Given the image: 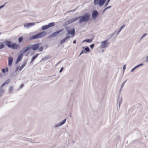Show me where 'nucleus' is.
Instances as JSON below:
<instances>
[{
    "mask_svg": "<svg viewBox=\"0 0 148 148\" xmlns=\"http://www.w3.org/2000/svg\"><path fill=\"white\" fill-rule=\"evenodd\" d=\"M5 43L9 48L14 49V43H12L11 41L7 40L5 41Z\"/></svg>",
    "mask_w": 148,
    "mask_h": 148,
    "instance_id": "nucleus-5",
    "label": "nucleus"
},
{
    "mask_svg": "<svg viewBox=\"0 0 148 148\" xmlns=\"http://www.w3.org/2000/svg\"><path fill=\"white\" fill-rule=\"evenodd\" d=\"M76 21V19L75 18V17L72 18L71 19L65 22L64 23L63 25H62L63 26H65L75 21Z\"/></svg>",
    "mask_w": 148,
    "mask_h": 148,
    "instance_id": "nucleus-7",
    "label": "nucleus"
},
{
    "mask_svg": "<svg viewBox=\"0 0 148 148\" xmlns=\"http://www.w3.org/2000/svg\"><path fill=\"white\" fill-rule=\"evenodd\" d=\"M107 10V9H106V8H105L103 11L102 13L103 14L106 10Z\"/></svg>",
    "mask_w": 148,
    "mask_h": 148,
    "instance_id": "nucleus-47",
    "label": "nucleus"
},
{
    "mask_svg": "<svg viewBox=\"0 0 148 148\" xmlns=\"http://www.w3.org/2000/svg\"><path fill=\"white\" fill-rule=\"evenodd\" d=\"M23 56V53H21L18 55L15 62L16 64L18 63L21 60Z\"/></svg>",
    "mask_w": 148,
    "mask_h": 148,
    "instance_id": "nucleus-11",
    "label": "nucleus"
},
{
    "mask_svg": "<svg viewBox=\"0 0 148 148\" xmlns=\"http://www.w3.org/2000/svg\"><path fill=\"white\" fill-rule=\"evenodd\" d=\"M60 62H61V61H59V62H58V63L57 64L58 65V64H59L60 63Z\"/></svg>",
    "mask_w": 148,
    "mask_h": 148,
    "instance_id": "nucleus-61",
    "label": "nucleus"
},
{
    "mask_svg": "<svg viewBox=\"0 0 148 148\" xmlns=\"http://www.w3.org/2000/svg\"><path fill=\"white\" fill-rule=\"evenodd\" d=\"M5 6V5H3L0 6V9L3 8Z\"/></svg>",
    "mask_w": 148,
    "mask_h": 148,
    "instance_id": "nucleus-46",
    "label": "nucleus"
},
{
    "mask_svg": "<svg viewBox=\"0 0 148 148\" xmlns=\"http://www.w3.org/2000/svg\"><path fill=\"white\" fill-rule=\"evenodd\" d=\"M3 93L1 92L0 93V97H1L2 96V94Z\"/></svg>",
    "mask_w": 148,
    "mask_h": 148,
    "instance_id": "nucleus-56",
    "label": "nucleus"
},
{
    "mask_svg": "<svg viewBox=\"0 0 148 148\" xmlns=\"http://www.w3.org/2000/svg\"><path fill=\"white\" fill-rule=\"evenodd\" d=\"M92 41L93 39H88L84 40L82 42H86L88 43H90Z\"/></svg>",
    "mask_w": 148,
    "mask_h": 148,
    "instance_id": "nucleus-21",
    "label": "nucleus"
},
{
    "mask_svg": "<svg viewBox=\"0 0 148 148\" xmlns=\"http://www.w3.org/2000/svg\"><path fill=\"white\" fill-rule=\"evenodd\" d=\"M106 0H94V3L95 5L99 4V6H102L105 3Z\"/></svg>",
    "mask_w": 148,
    "mask_h": 148,
    "instance_id": "nucleus-4",
    "label": "nucleus"
},
{
    "mask_svg": "<svg viewBox=\"0 0 148 148\" xmlns=\"http://www.w3.org/2000/svg\"><path fill=\"white\" fill-rule=\"evenodd\" d=\"M146 60L147 62H148V56L147 57Z\"/></svg>",
    "mask_w": 148,
    "mask_h": 148,
    "instance_id": "nucleus-52",
    "label": "nucleus"
},
{
    "mask_svg": "<svg viewBox=\"0 0 148 148\" xmlns=\"http://www.w3.org/2000/svg\"><path fill=\"white\" fill-rule=\"evenodd\" d=\"M75 10H76L75 9H74V10H70L69 12H67V13H68V12L69 13V12H71L74 11H75Z\"/></svg>",
    "mask_w": 148,
    "mask_h": 148,
    "instance_id": "nucleus-44",
    "label": "nucleus"
},
{
    "mask_svg": "<svg viewBox=\"0 0 148 148\" xmlns=\"http://www.w3.org/2000/svg\"><path fill=\"white\" fill-rule=\"evenodd\" d=\"M9 90L10 91H12L13 90V87L12 86H10Z\"/></svg>",
    "mask_w": 148,
    "mask_h": 148,
    "instance_id": "nucleus-40",
    "label": "nucleus"
},
{
    "mask_svg": "<svg viewBox=\"0 0 148 148\" xmlns=\"http://www.w3.org/2000/svg\"><path fill=\"white\" fill-rule=\"evenodd\" d=\"M121 31L119 29V31L116 33V35H117Z\"/></svg>",
    "mask_w": 148,
    "mask_h": 148,
    "instance_id": "nucleus-51",
    "label": "nucleus"
},
{
    "mask_svg": "<svg viewBox=\"0 0 148 148\" xmlns=\"http://www.w3.org/2000/svg\"><path fill=\"white\" fill-rule=\"evenodd\" d=\"M28 51L26 47L23 48L20 51V53L23 52V54L26 52Z\"/></svg>",
    "mask_w": 148,
    "mask_h": 148,
    "instance_id": "nucleus-24",
    "label": "nucleus"
},
{
    "mask_svg": "<svg viewBox=\"0 0 148 148\" xmlns=\"http://www.w3.org/2000/svg\"><path fill=\"white\" fill-rule=\"evenodd\" d=\"M48 28H49L47 25H44L41 27V29L42 30H46Z\"/></svg>",
    "mask_w": 148,
    "mask_h": 148,
    "instance_id": "nucleus-22",
    "label": "nucleus"
},
{
    "mask_svg": "<svg viewBox=\"0 0 148 148\" xmlns=\"http://www.w3.org/2000/svg\"><path fill=\"white\" fill-rule=\"evenodd\" d=\"M66 119H65L63 121L60 122L59 124L55 125L54 127H58L64 124L66 122Z\"/></svg>",
    "mask_w": 148,
    "mask_h": 148,
    "instance_id": "nucleus-13",
    "label": "nucleus"
},
{
    "mask_svg": "<svg viewBox=\"0 0 148 148\" xmlns=\"http://www.w3.org/2000/svg\"><path fill=\"white\" fill-rule=\"evenodd\" d=\"M122 97H119L118 98L117 102L119 101V107H118L117 109L118 110L119 109H120L121 105L122 102Z\"/></svg>",
    "mask_w": 148,
    "mask_h": 148,
    "instance_id": "nucleus-15",
    "label": "nucleus"
},
{
    "mask_svg": "<svg viewBox=\"0 0 148 148\" xmlns=\"http://www.w3.org/2000/svg\"><path fill=\"white\" fill-rule=\"evenodd\" d=\"M13 61V59L10 56L8 58V64L9 66H11L12 65V62Z\"/></svg>",
    "mask_w": 148,
    "mask_h": 148,
    "instance_id": "nucleus-16",
    "label": "nucleus"
},
{
    "mask_svg": "<svg viewBox=\"0 0 148 148\" xmlns=\"http://www.w3.org/2000/svg\"><path fill=\"white\" fill-rule=\"evenodd\" d=\"M10 82V79H8L6 81H5V82L3 83V84L1 85V87H3L5 85L7 84L8 83H9Z\"/></svg>",
    "mask_w": 148,
    "mask_h": 148,
    "instance_id": "nucleus-19",
    "label": "nucleus"
},
{
    "mask_svg": "<svg viewBox=\"0 0 148 148\" xmlns=\"http://www.w3.org/2000/svg\"><path fill=\"white\" fill-rule=\"evenodd\" d=\"M65 41L66 42V39L64 38L63 39H62V40H60V45L62 44Z\"/></svg>",
    "mask_w": 148,
    "mask_h": 148,
    "instance_id": "nucleus-27",
    "label": "nucleus"
},
{
    "mask_svg": "<svg viewBox=\"0 0 148 148\" xmlns=\"http://www.w3.org/2000/svg\"><path fill=\"white\" fill-rule=\"evenodd\" d=\"M76 40H74L73 42V43L75 44H76Z\"/></svg>",
    "mask_w": 148,
    "mask_h": 148,
    "instance_id": "nucleus-53",
    "label": "nucleus"
},
{
    "mask_svg": "<svg viewBox=\"0 0 148 148\" xmlns=\"http://www.w3.org/2000/svg\"><path fill=\"white\" fill-rule=\"evenodd\" d=\"M26 63H27V62L25 60L23 61V64L20 66V68L19 69V71H21L22 70L23 68L25 65L26 64Z\"/></svg>",
    "mask_w": 148,
    "mask_h": 148,
    "instance_id": "nucleus-17",
    "label": "nucleus"
},
{
    "mask_svg": "<svg viewBox=\"0 0 148 148\" xmlns=\"http://www.w3.org/2000/svg\"><path fill=\"white\" fill-rule=\"evenodd\" d=\"M99 15V14L97 10H94L92 11V18L93 19H95L97 18Z\"/></svg>",
    "mask_w": 148,
    "mask_h": 148,
    "instance_id": "nucleus-10",
    "label": "nucleus"
},
{
    "mask_svg": "<svg viewBox=\"0 0 148 148\" xmlns=\"http://www.w3.org/2000/svg\"><path fill=\"white\" fill-rule=\"evenodd\" d=\"M25 47H26L28 51L32 49L31 44L29 45H28Z\"/></svg>",
    "mask_w": 148,
    "mask_h": 148,
    "instance_id": "nucleus-25",
    "label": "nucleus"
},
{
    "mask_svg": "<svg viewBox=\"0 0 148 148\" xmlns=\"http://www.w3.org/2000/svg\"><path fill=\"white\" fill-rule=\"evenodd\" d=\"M136 68V67H135H135H134V68H133L131 70V72H133L134 70H135Z\"/></svg>",
    "mask_w": 148,
    "mask_h": 148,
    "instance_id": "nucleus-39",
    "label": "nucleus"
},
{
    "mask_svg": "<svg viewBox=\"0 0 148 148\" xmlns=\"http://www.w3.org/2000/svg\"><path fill=\"white\" fill-rule=\"evenodd\" d=\"M143 65V63H141L139 64L138 65H137L135 66V67L137 69L138 67H139L140 66H142Z\"/></svg>",
    "mask_w": 148,
    "mask_h": 148,
    "instance_id": "nucleus-32",
    "label": "nucleus"
},
{
    "mask_svg": "<svg viewBox=\"0 0 148 148\" xmlns=\"http://www.w3.org/2000/svg\"><path fill=\"white\" fill-rule=\"evenodd\" d=\"M24 38L22 36L19 37L18 40V42L19 43H21L23 40Z\"/></svg>",
    "mask_w": 148,
    "mask_h": 148,
    "instance_id": "nucleus-20",
    "label": "nucleus"
},
{
    "mask_svg": "<svg viewBox=\"0 0 148 148\" xmlns=\"http://www.w3.org/2000/svg\"><path fill=\"white\" fill-rule=\"evenodd\" d=\"M81 51L83 54H85L87 53L84 50H82Z\"/></svg>",
    "mask_w": 148,
    "mask_h": 148,
    "instance_id": "nucleus-43",
    "label": "nucleus"
},
{
    "mask_svg": "<svg viewBox=\"0 0 148 148\" xmlns=\"http://www.w3.org/2000/svg\"><path fill=\"white\" fill-rule=\"evenodd\" d=\"M35 25L34 23H26L24 24V27H26L27 28H29L30 27H32Z\"/></svg>",
    "mask_w": 148,
    "mask_h": 148,
    "instance_id": "nucleus-12",
    "label": "nucleus"
},
{
    "mask_svg": "<svg viewBox=\"0 0 148 148\" xmlns=\"http://www.w3.org/2000/svg\"><path fill=\"white\" fill-rule=\"evenodd\" d=\"M18 70V68H17L16 69V71H17Z\"/></svg>",
    "mask_w": 148,
    "mask_h": 148,
    "instance_id": "nucleus-57",
    "label": "nucleus"
},
{
    "mask_svg": "<svg viewBox=\"0 0 148 148\" xmlns=\"http://www.w3.org/2000/svg\"><path fill=\"white\" fill-rule=\"evenodd\" d=\"M110 0H107L106 2V3L105 4V7H106L107 5H108V4L110 1Z\"/></svg>",
    "mask_w": 148,
    "mask_h": 148,
    "instance_id": "nucleus-35",
    "label": "nucleus"
},
{
    "mask_svg": "<svg viewBox=\"0 0 148 148\" xmlns=\"http://www.w3.org/2000/svg\"><path fill=\"white\" fill-rule=\"evenodd\" d=\"M125 25H122L119 28V30L121 31L122 29H123L125 27Z\"/></svg>",
    "mask_w": 148,
    "mask_h": 148,
    "instance_id": "nucleus-33",
    "label": "nucleus"
},
{
    "mask_svg": "<svg viewBox=\"0 0 148 148\" xmlns=\"http://www.w3.org/2000/svg\"><path fill=\"white\" fill-rule=\"evenodd\" d=\"M101 43V45L100 47L101 48H107L108 46V40L102 41Z\"/></svg>",
    "mask_w": 148,
    "mask_h": 148,
    "instance_id": "nucleus-6",
    "label": "nucleus"
},
{
    "mask_svg": "<svg viewBox=\"0 0 148 148\" xmlns=\"http://www.w3.org/2000/svg\"><path fill=\"white\" fill-rule=\"evenodd\" d=\"M85 51L86 52H89L90 51V48L88 46L86 47L85 48Z\"/></svg>",
    "mask_w": 148,
    "mask_h": 148,
    "instance_id": "nucleus-28",
    "label": "nucleus"
},
{
    "mask_svg": "<svg viewBox=\"0 0 148 148\" xmlns=\"http://www.w3.org/2000/svg\"><path fill=\"white\" fill-rule=\"evenodd\" d=\"M4 45L2 42H0V49H1L4 47Z\"/></svg>",
    "mask_w": 148,
    "mask_h": 148,
    "instance_id": "nucleus-31",
    "label": "nucleus"
},
{
    "mask_svg": "<svg viewBox=\"0 0 148 148\" xmlns=\"http://www.w3.org/2000/svg\"><path fill=\"white\" fill-rule=\"evenodd\" d=\"M69 35L67 34H66V37H65V38L66 39V40H69L71 38L70 37Z\"/></svg>",
    "mask_w": 148,
    "mask_h": 148,
    "instance_id": "nucleus-29",
    "label": "nucleus"
},
{
    "mask_svg": "<svg viewBox=\"0 0 148 148\" xmlns=\"http://www.w3.org/2000/svg\"><path fill=\"white\" fill-rule=\"evenodd\" d=\"M23 86H24L23 84H22L21 85V88H22L23 87Z\"/></svg>",
    "mask_w": 148,
    "mask_h": 148,
    "instance_id": "nucleus-55",
    "label": "nucleus"
},
{
    "mask_svg": "<svg viewBox=\"0 0 148 148\" xmlns=\"http://www.w3.org/2000/svg\"><path fill=\"white\" fill-rule=\"evenodd\" d=\"M147 35V34L146 33L144 34L141 37L140 39H142L145 36Z\"/></svg>",
    "mask_w": 148,
    "mask_h": 148,
    "instance_id": "nucleus-38",
    "label": "nucleus"
},
{
    "mask_svg": "<svg viewBox=\"0 0 148 148\" xmlns=\"http://www.w3.org/2000/svg\"><path fill=\"white\" fill-rule=\"evenodd\" d=\"M49 28L50 27H52L55 25V23L54 22H51L49 23L47 25Z\"/></svg>",
    "mask_w": 148,
    "mask_h": 148,
    "instance_id": "nucleus-26",
    "label": "nucleus"
},
{
    "mask_svg": "<svg viewBox=\"0 0 148 148\" xmlns=\"http://www.w3.org/2000/svg\"><path fill=\"white\" fill-rule=\"evenodd\" d=\"M64 29L63 28L61 29L56 31V32H54L51 34L49 36L47 37V38L49 39L55 37L57 36V35L58 34L63 31Z\"/></svg>",
    "mask_w": 148,
    "mask_h": 148,
    "instance_id": "nucleus-3",
    "label": "nucleus"
},
{
    "mask_svg": "<svg viewBox=\"0 0 148 148\" xmlns=\"http://www.w3.org/2000/svg\"><path fill=\"white\" fill-rule=\"evenodd\" d=\"M102 52H103L104 51V49H102L101 51Z\"/></svg>",
    "mask_w": 148,
    "mask_h": 148,
    "instance_id": "nucleus-60",
    "label": "nucleus"
},
{
    "mask_svg": "<svg viewBox=\"0 0 148 148\" xmlns=\"http://www.w3.org/2000/svg\"><path fill=\"white\" fill-rule=\"evenodd\" d=\"M39 55V54L37 53L32 58L31 62L34 61Z\"/></svg>",
    "mask_w": 148,
    "mask_h": 148,
    "instance_id": "nucleus-18",
    "label": "nucleus"
},
{
    "mask_svg": "<svg viewBox=\"0 0 148 148\" xmlns=\"http://www.w3.org/2000/svg\"><path fill=\"white\" fill-rule=\"evenodd\" d=\"M66 31L67 32V34L69 35H74L75 34V29L74 28L71 29H69L66 28Z\"/></svg>",
    "mask_w": 148,
    "mask_h": 148,
    "instance_id": "nucleus-9",
    "label": "nucleus"
},
{
    "mask_svg": "<svg viewBox=\"0 0 148 148\" xmlns=\"http://www.w3.org/2000/svg\"><path fill=\"white\" fill-rule=\"evenodd\" d=\"M114 34H111V37H112V36H113V35H114Z\"/></svg>",
    "mask_w": 148,
    "mask_h": 148,
    "instance_id": "nucleus-59",
    "label": "nucleus"
},
{
    "mask_svg": "<svg viewBox=\"0 0 148 148\" xmlns=\"http://www.w3.org/2000/svg\"><path fill=\"white\" fill-rule=\"evenodd\" d=\"M2 72L4 73H5L6 71L5 69L4 68L2 69Z\"/></svg>",
    "mask_w": 148,
    "mask_h": 148,
    "instance_id": "nucleus-41",
    "label": "nucleus"
},
{
    "mask_svg": "<svg viewBox=\"0 0 148 148\" xmlns=\"http://www.w3.org/2000/svg\"><path fill=\"white\" fill-rule=\"evenodd\" d=\"M126 65H124L123 66V71H124L126 69Z\"/></svg>",
    "mask_w": 148,
    "mask_h": 148,
    "instance_id": "nucleus-49",
    "label": "nucleus"
},
{
    "mask_svg": "<svg viewBox=\"0 0 148 148\" xmlns=\"http://www.w3.org/2000/svg\"><path fill=\"white\" fill-rule=\"evenodd\" d=\"M126 81V80L124 82H123V83L122 84L121 86V88L120 89V91H121V89L123 87V86H124V85H125V82Z\"/></svg>",
    "mask_w": 148,
    "mask_h": 148,
    "instance_id": "nucleus-30",
    "label": "nucleus"
},
{
    "mask_svg": "<svg viewBox=\"0 0 148 148\" xmlns=\"http://www.w3.org/2000/svg\"><path fill=\"white\" fill-rule=\"evenodd\" d=\"M47 34V33L45 31H43L34 36H32L29 38L30 40L37 38H40L45 36Z\"/></svg>",
    "mask_w": 148,
    "mask_h": 148,
    "instance_id": "nucleus-2",
    "label": "nucleus"
},
{
    "mask_svg": "<svg viewBox=\"0 0 148 148\" xmlns=\"http://www.w3.org/2000/svg\"><path fill=\"white\" fill-rule=\"evenodd\" d=\"M1 34V33L0 32V35Z\"/></svg>",
    "mask_w": 148,
    "mask_h": 148,
    "instance_id": "nucleus-63",
    "label": "nucleus"
},
{
    "mask_svg": "<svg viewBox=\"0 0 148 148\" xmlns=\"http://www.w3.org/2000/svg\"><path fill=\"white\" fill-rule=\"evenodd\" d=\"M82 51L81 52L79 55V56H80L81 54H82Z\"/></svg>",
    "mask_w": 148,
    "mask_h": 148,
    "instance_id": "nucleus-58",
    "label": "nucleus"
},
{
    "mask_svg": "<svg viewBox=\"0 0 148 148\" xmlns=\"http://www.w3.org/2000/svg\"><path fill=\"white\" fill-rule=\"evenodd\" d=\"M3 87H1V86L0 87V93H3L4 92L2 88Z\"/></svg>",
    "mask_w": 148,
    "mask_h": 148,
    "instance_id": "nucleus-36",
    "label": "nucleus"
},
{
    "mask_svg": "<svg viewBox=\"0 0 148 148\" xmlns=\"http://www.w3.org/2000/svg\"><path fill=\"white\" fill-rule=\"evenodd\" d=\"M43 50V47H39V51L40 52L42 51Z\"/></svg>",
    "mask_w": 148,
    "mask_h": 148,
    "instance_id": "nucleus-34",
    "label": "nucleus"
},
{
    "mask_svg": "<svg viewBox=\"0 0 148 148\" xmlns=\"http://www.w3.org/2000/svg\"><path fill=\"white\" fill-rule=\"evenodd\" d=\"M122 97H119L118 98L117 102L119 101V107H118L117 109L118 110L119 109H120L121 105L122 102Z\"/></svg>",
    "mask_w": 148,
    "mask_h": 148,
    "instance_id": "nucleus-14",
    "label": "nucleus"
},
{
    "mask_svg": "<svg viewBox=\"0 0 148 148\" xmlns=\"http://www.w3.org/2000/svg\"><path fill=\"white\" fill-rule=\"evenodd\" d=\"M90 15L89 13H86L83 16H81L78 17H76V20L79 19L78 20V23H79L88 21L90 18Z\"/></svg>",
    "mask_w": 148,
    "mask_h": 148,
    "instance_id": "nucleus-1",
    "label": "nucleus"
},
{
    "mask_svg": "<svg viewBox=\"0 0 148 148\" xmlns=\"http://www.w3.org/2000/svg\"><path fill=\"white\" fill-rule=\"evenodd\" d=\"M63 69H64L63 67H62L60 69V71H59V73H61V72L62 71H63Z\"/></svg>",
    "mask_w": 148,
    "mask_h": 148,
    "instance_id": "nucleus-42",
    "label": "nucleus"
},
{
    "mask_svg": "<svg viewBox=\"0 0 148 148\" xmlns=\"http://www.w3.org/2000/svg\"><path fill=\"white\" fill-rule=\"evenodd\" d=\"M40 43H37L34 44H31L32 49L33 51H36L38 50L40 47Z\"/></svg>",
    "mask_w": 148,
    "mask_h": 148,
    "instance_id": "nucleus-8",
    "label": "nucleus"
},
{
    "mask_svg": "<svg viewBox=\"0 0 148 148\" xmlns=\"http://www.w3.org/2000/svg\"><path fill=\"white\" fill-rule=\"evenodd\" d=\"M84 47H83V49H84Z\"/></svg>",
    "mask_w": 148,
    "mask_h": 148,
    "instance_id": "nucleus-62",
    "label": "nucleus"
},
{
    "mask_svg": "<svg viewBox=\"0 0 148 148\" xmlns=\"http://www.w3.org/2000/svg\"><path fill=\"white\" fill-rule=\"evenodd\" d=\"M111 7V6H110L106 7V9H108L110 8Z\"/></svg>",
    "mask_w": 148,
    "mask_h": 148,
    "instance_id": "nucleus-50",
    "label": "nucleus"
},
{
    "mask_svg": "<svg viewBox=\"0 0 148 148\" xmlns=\"http://www.w3.org/2000/svg\"><path fill=\"white\" fill-rule=\"evenodd\" d=\"M94 38H95L94 36H92V38L91 39H93V40Z\"/></svg>",
    "mask_w": 148,
    "mask_h": 148,
    "instance_id": "nucleus-54",
    "label": "nucleus"
},
{
    "mask_svg": "<svg viewBox=\"0 0 148 148\" xmlns=\"http://www.w3.org/2000/svg\"><path fill=\"white\" fill-rule=\"evenodd\" d=\"M94 46H95L94 44H92L90 45V47L92 49L94 47Z\"/></svg>",
    "mask_w": 148,
    "mask_h": 148,
    "instance_id": "nucleus-37",
    "label": "nucleus"
},
{
    "mask_svg": "<svg viewBox=\"0 0 148 148\" xmlns=\"http://www.w3.org/2000/svg\"><path fill=\"white\" fill-rule=\"evenodd\" d=\"M5 69L6 71L7 72H8V67H7L5 68Z\"/></svg>",
    "mask_w": 148,
    "mask_h": 148,
    "instance_id": "nucleus-48",
    "label": "nucleus"
},
{
    "mask_svg": "<svg viewBox=\"0 0 148 148\" xmlns=\"http://www.w3.org/2000/svg\"><path fill=\"white\" fill-rule=\"evenodd\" d=\"M14 49H17L18 47H20V45L19 44H17L16 43H14Z\"/></svg>",
    "mask_w": 148,
    "mask_h": 148,
    "instance_id": "nucleus-23",
    "label": "nucleus"
},
{
    "mask_svg": "<svg viewBox=\"0 0 148 148\" xmlns=\"http://www.w3.org/2000/svg\"><path fill=\"white\" fill-rule=\"evenodd\" d=\"M47 57H44V58H42L41 61L42 60H47Z\"/></svg>",
    "mask_w": 148,
    "mask_h": 148,
    "instance_id": "nucleus-45",
    "label": "nucleus"
}]
</instances>
